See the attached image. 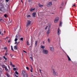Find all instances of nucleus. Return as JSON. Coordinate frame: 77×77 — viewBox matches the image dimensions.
I'll return each instance as SVG.
<instances>
[{"instance_id": "nucleus-1", "label": "nucleus", "mask_w": 77, "mask_h": 77, "mask_svg": "<svg viewBox=\"0 0 77 77\" xmlns=\"http://www.w3.org/2000/svg\"><path fill=\"white\" fill-rule=\"evenodd\" d=\"M43 54H48V51L45 49H43Z\"/></svg>"}, {"instance_id": "nucleus-2", "label": "nucleus", "mask_w": 77, "mask_h": 77, "mask_svg": "<svg viewBox=\"0 0 77 77\" xmlns=\"http://www.w3.org/2000/svg\"><path fill=\"white\" fill-rule=\"evenodd\" d=\"M31 23V21H30V20H28L26 24V26H29V25H30Z\"/></svg>"}, {"instance_id": "nucleus-3", "label": "nucleus", "mask_w": 77, "mask_h": 77, "mask_svg": "<svg viewBox=\"0 0 77 77\" xmlns=\"http://www.w3.org/2000/svg\"><path fill=\"white\" fill-rule=\"evenodd\" d=\"M47 6H51L52 5V2H49L47 4Z\"/></svg>"}, {"instance_id": "nucleus-4", "label": "nucleus", "mask_w": 77, "mask_h": 77, "mask_svg": "<svg viewBox=\"0 0 77 77\" xmlns=\"http://www.w3.org/2000/svg\"><path fill=\"white\" fill-rule=\"evenodd\" d=\"M58 20H59V17H57L55 19V20H54V23H57V22H58Z\"/></svg>"}, {"instance_id": "nucleus-5", "label": "nucleus", "mask_w": 77, "mask_h": 77, "mask_svg": "<svg viewBox=\"0 0 77 77\" xmlns=\"http://www.w3.org/2000/svg\"><path fill=\"white\" fill-rule=\"evenodd\" d=\"M60 33H61V31H60V30L59 29V28H58L57 31V34L58 35H60Z\"/></svg>"}, {"instance_id": "nucleus-6", "label": "nucleus", "mask_w": 77, "mask_h": 77, "mask_svg": "<svg viewBox=\"0 0 77 77\" xmlns=\"http://www.w3.org/2000/svg\"><path fill=\"white\" fill-rule=\"evenodd\" d=\"M51 71H52V73L53 74L55 73V72H55V69H52Z\"/></svg>"}, {"instance_id": "nucleus-7", "label": "nucleus", "mask_w": 77, "mask_h": 77, "mask_svg": "<svg viewBox=\"0 0 77 77\" xmlns=\"http://www.w3.org/2000/svg\"><path fill=\"white\" fill-rule=\"evenodd\" d=\"M50 50L51 51L53 52L54 51V48H53V47H50Z\"/></svg>"}, {"instance_id": "nucleus-8", "label": "nucleus", "mask_w": 77, "mask_h": 77, "mask_svg": "<svg viewBox=\"0 0 77 77\" xmlns=\"http://www.w3.org/2000/svg\"><path fill=\"white\" fill-rule=\"evenodd\" d=\"M22 74L23 75L24 74H25L26 73V72H25V71H24L23 70H22Z\"/></svg>"}, {"instance_id": "nucleus-9", "label": "nucleus", "mask_w": 77, "mask_h": 77, "mask_svg": "<svg viewBox=\"0 0 77 77\" xmlns=\"http://www.w3.org/2000/svg\"><path fill=\"white\" fill-rule=\"evenodd\" d=\"M23 76L24 77H28V74L27 73H26L25 74L23 75Z\"/></svg>"}, {"instance_id": "nucleus-10", "label": "nucleus", "mask_w": 77, "mask_h": 77, "mask_svg": "<svg viewBox=\"0 0 77 77\" xmlns=\"http://www.w3.org/2000/svg\"><path fill=\"white\" fill-rule=\"evenodd\" d=\"M53 75H54V76H57L58 75V73H57V72H56L55 73H54V74H53Z\"/></svg>"}, {"instance_id": "nucleus-11", "label": "nucleus", "mask_w": 77, "mask_h": 77, "mask_svg": "<svg viewBox=\"0 0 77 77\" xmlns=\"http://www.w3.org/2000/svg\"><path fill=\"white\" fill-rule=\"evenodd\" d=\"M51 27V23H49L48 25V29H50V27Z\"/></svg>"}, {"instance_id": "nucleus-12", "label": "nucleus", "mask_w": 77, "mask_h": 77, "mask_svg": "<svg viewBox=\"0 0 77 77\" xmlns=\"http://www.w3.org/2000/svg\"><path fill=\"white\" fill-rule=\"evenodd\" d=\"M50 29H48L47 32V34L48 35L50 33Z\"/></svg>"}, {"instance_id": "nucleus-13", "label": "nucleus", "mask_w": 77, "mask_h": 77, "mask_svg": "<svg viewBox=\"0 0 77 77\" xmlns=\"http://www.w3.org/2000/svg\"><path fill=\"white\" fill-rule=\"evenodd\" d=\"M0 21H1V22H2V23H5V21H4V20L2 18L0 19Z\"/></svg>"}, {"instance_id": "nucleus-14", "label": "nucleus", "mask_w": 77, "mask_h": 77, "mask_svg": "<svg viewBox=\"0 0 77 77\" xmlns=\"http://www.w3.org/2000/svg\"><path fill=\"white\" fill-rule=\"evenodd\" d=\"M17 45H16L14 47V49L16 50H17Z\"/></svg>"}, {"instance_id": "nucleus-15", "label": "nucleus", "mask_w": 77, "mask_h": 77, "mask_svg": "<svg viewBox=\"0 0 77 77\" xmlns=\"http://www.w3.org/2000/svg\"><path fill=\"white\" fill-rule=\"evenodd\" d=\"M67 58H68V60H69V61H71V58H70L69 57V56H68V55H67Z\"/></svg>"}, {"instance_id": "nucleus-16", "label": "nucleus", "mask_w": 77, "mask_h": 77, "mask_svg": "<svg viewBox=\"0 0 77 77\" xmlns=\"http://www.w3.org/2000/svg\"><path fill=\"white\" fill-rule=\"evenodd\" d=\"M32 15H33V16L34 17H35V16H36V13H33V14H32Z\"/></svg>"}, {"instance_id": "nucleus-17", "label": "nucleus", "mask_w": 77, "mask_h": 77, "mask_svg": "<svg viewBox=\"0 0 77 77\" xmlns=\"http://www.w3.org/2000/svg\"><path fill=\"white\" fill-rule=\"evenodd\" d=\"M30 60L31 61H32V62H33V57H30Z\"/></svg>"}, {"instance_id": "nucleus-18", "label": "nucleus", "mask_w": 77, "mask_h": 77, "mask_svg": "<svg viewBox=\"0 0 77 77\" xmlns=\"http://www.w3.org/2000/svg\"><path fill=\"white\" fill-rule=\"evenodd\" d=\"M34 10H35V8H31L30 10V12H32L33 11H34Z\"/></svg>"}, {"instance_id": "nucleus-19", "label": "nucleus", "mask_w": 77, "mask_h": 77, "mask_svg": "<svg viewBox=\"0 0 77 77\" xmlns=\"http://www.w3.org/2000/svg\"><path fill=\"white\" fill-rule=\"evenodd\" d=\"M41 48H42V49H44V48H45V46L42 45L41 46Z\"/></svg>"}, {"instance_id": "nucleus-20", "label": "nucleus", "mask_w": 77, "mask_h": 77, "mask_svg": "<svg viewBox=\"0 0 77 77\" xmlns=\"http://www.w3.org/2000/svg\"><path fill=\"white\" fill-rule=\"evenodd\" d=\"M8 23L9 25H11L12 24V21H11L10 22H9Z\"/></svg>"}, {"instance_id": "nucleus-21", "label": "nucleus", "mask_w": 77, "mask_h": 77, "mask_svg": "<svg viewBox=\"0 0 77 77\" xmlns=\"http://www.w3.org/2000/svg\"><path fill=\"white\" fill-rule=\"evenodd\" d=\"M39 7L41 8H42V7H43V5H41V4H39Z\"/></svg>"}, {"instance_id": "nucleus-22", "label": "nucleus", "mask_w": 77, "mask_h": 77, "mask_svg": "<svg viewBox=\"0 0 77 77\" xmlns=\"http://www.w3.org/2000/svg\"><path fill=\"white\" fill-rule=\"evenodd\" d=\"M32 70H33V68H32V67L31 66V69H30V71L31 72H33V71H32Z\"/></svg>"}, {"instance_id": "nucleus-23", "label": "nucleus", "mask_w": 77, "mask_h": 77, "mask_svg": "<svg viewBox=\"0 0 77 77\" xmlns=\"http://www.w3.org/2000/svg\"><path fill=\"white\" fill-rule=\"evenodd\" d=\"M3 9V6L2 5H0V10H1V9Z\"/></svg>"}, {"instance_id": "nucleus-24", "label": "nucleus", "mask_w": 77, "mask_h": 77, "mask_svg": "<svg viewBox=\"0 0 77 77\" xmlns=\"http://www.w3.org/2000/svg\"><path fill=\"white\" fill-rule=\"evenodd\" d=\"M19 36V34H17L15 36L16 38H17Z\"/></svg>"}, {"instance_id": "nucleus-25", "label": "nucleus", "mask_w": 77, "mask_h": 77, "mask_svg": "<svg viewBox=\"0 0 77 77\" xmlns=\"http://www.w3.org/2000/svg\"><path fill=\"white\" fill-rule=\"evenodd\" d=\"M17 41H18V38H15V39H14V41H15V42H16Z\"/></svg>"}, {"instance_id": "nucleus-26", "label": "nucleus", "mask_w": 77, "mask_h": 77, "mask_svg": "<svg viewBox=\"0 0 77 77\" xmlns=\"http://www.w3.org/2000/svg\"><path fill=\"white\" fill-rule=\"evenodd\" d=\"M19 44V42H15V43H14V44H16L17 45V44Z\"/></svg>"}, {"instance_id": "nucleus-27", "label": "nucleus", "mask_w": 77, "mask_h": 77, "mask_svg": "<svg viewBox=\"0 0 77 77\" xmlns=\"http://www.w3.org/2000/svg\"><path fill=\"white\" fill-rule=\"evenodd\" d=\"M4 17L5 18H6L7 17V14H5L4 15Z\"/></svg>"}, {"instance_id": "nucleus-28", "label": "nucleus", "mask_w": 77, "mask_h": 77, "mask_svg": "<svg viewBox=\"0 0 77 77\" xmlns=\"http://www.w3.org/2000/svg\"><path fill=\"white\" fill-rule=\"evenodd\" d=\"M48 41L49 43H50V38L48 39Z\"/></svg>"}, {"instance_id": "nucleus-29", "label": "nucleus", "mask_w": 77, "mask_h": 77, "mask_svg": "<svg viewBox=\"0 0 77 77\" xmlns=\"http://www.w3.org/2000/svg\"><path fill=\"white\" fill-rule=\"evenodd\" d=\"M2 67L4 68H5L6 66L5 65H2Z\"/></svg>"}, {"instance_id": "nucleus-30", "label": "nucleus", "mask_w": 77, "mask_h": 77, "mask_svg": "<svg viewBox=\"0 0 77 77\" xmlns=\"http://www.w3.org/2000/svg\"><path fill=\"white\" fill-rule=\"evenodd\" d=\"M5 71H8V69H7V67H6L5 68Z\"/></svg>"}, {"instance_id": "nucleus-31", "label": "nucleus", "mask_w": 77, "mask_h": 77, "mask_svg": "<svg viewBox=\"0 0 77 77\" xmlns=\"http://www.w3.org/2000/svg\"><path fill=\"white\" fill-rule=\"evenodd\" d=\"M3 58L5 59V60H7V58H6V57H5V56H4L3 57Z\"/></svg>"}, {"instance_id": "nucleus-32", "label": "nucleus", "mask_w": 77, "mask_h": 77, "mask_svg": "<svg viewBox=\"0 0 77 77\" xmlns=\"http://www.w3.org/2000/svg\"><path fill=\"white\" fill-rule=\"evenodd\" d=\"M15 73L16 74H17V75H18V72L17 71H16L15 72Z\"/></svg>"}, {"instance_id": "nucleus-33", "label": "nucleus", "mask_w": 77, "mask_h": 77, "mask_svg": "<svg viewBox=\"0 0 77 77\" xmlns=\"http://www.w3.org/2000/svg\"><path fill=\"white\" fill-rule=\"evenodd\" d=\"M62 23L61 22H60V26H62Z\"/></svg>"}, {"instance_id": "nucleus-34", "label": "nucleus", "mask_w": 77, "mask_h": 77, "mask_svg": "<svg viewBox=\"0 0 77 77\" xmlns=\"http://www.w3.org/2000/svg\"><path fill=\"white\" fill-rule=\"evenodd\" d=\"M11 50H12V51H14V49H13V47H12V46H11Z\"/></svg>"}, {"instance_id": "nucleus-35", "label": "nucleus", "mask_w": 77, "mask_h": 77, "mask_svg": "<svg viewBox=\"0 0 77 77\" xmlns=\"http://www.w3.org/2000/svg\"><path fill=\"white\" fill-rule=\"evenodd\" d=\"M13 70H14V71H16V70L17 69L15 68H13Z\"/></svg>"}, {"instance_id": "nucleus-36", "label": "nucleus", "mask_w": 77, "mask_h": 77, "mask_svg": "<svg viewBox=\"0 0 77 77\" xmlns=\"http://www.w3.org/2000/svg\"><path fill=\"white\" fill-rule=\"evenodd\" d=\"M20 40H21V41H23V38L22 37V38H20Z\"/></svg>"}, {"instance_id": "nucleus-37", "label": "nucleus", "mask_w": 77, "mask_h": 77, "mask_svg": "<svg viewBox=\"0 0 77 77\" xmlns=\"http://www.w3.org/2000/svg\"><path fill=\"white\" fill-rule=\"evenodd\" d=\"M26 69H27V70H29V68L28 67H26Z\"/></svg>"}, {"instance_id": "nucleus-38", "label": "nucleus", "mask_w": 77, "mask_h": 77, "mask_svg": "<svg viewBox=\"0 0 77 77\" xmlns=\"http://www.w3.org/2000/svg\"><path fill=\"white\" fill-rule=\"evenodd\" d=\"M6 75H7V77H10V75H9V74H7Z\"/></svg>"}, {"instance_id": "nucleus-39", "label": "nucleus", "mask_w": 77, "mask_h": 77, "mask_svg": "<svg viewBox=\"0 0 77 77\" xmlns=\"http://www.w3.org/2000/svg\"><path fill=\"white\" fill-rule=\"evenodd\" d=\"M76 6V5H75V4H74L73 5L72 7H75Z\"/></svg>"}, {"instance_id": "nucleus-40", "label": "nucleus", "mask_w": 77, "mask_h": 77, "mask_svg": "<svg viewBox=\"0 0 77 77\" xmlns=\"http://www.w3.org/2000/svg\"><path fill=\"white\" fill-rule=\"evenodd\" d=\"M11 42V40H8V43H9L10 42Z\"/></svg>"}, {"instance_id": "nucleus-41", "label": "nucleus", "mask_w": 77, "mask_h": 77, "mask_svg": "<svg viewBox=\"0 0 77 77\" xmlns=\"http://www.w3.org/2000/svg\"><path fill=\"white\" fill-rule=\"evenodd\" d=\"M3 70H2V69H1V68H0V72H2V71Z\"/></svg>"}, {"instance_id": "nucleus-42", "label": "nucleus", "mask_w": 77, "mask_h": 77, "mask_svg": "<svg viewBox=\"0 0 77 77\" xmlns=\"http://www.w3.org/2000/svg\"><path fill=\"white\" fill-rule=\"evenodd\" d=\"M10 65H13L12 63V62H10Z\"/></svg>"}, {"instance_id": "nucleus-43", "label": "nucleus", "mask_w": 77, "mask_h": 77, "mask_svg": "<svg viewBox=\"0 0 77 77\" xmlns=\"http://www.w3.org/2000/svg\"><path fill=\"white\" fill-rule=\"evenodd\" d=\"M12 67H15V65H14L12 64Z\"/></svg>"}, {"instance_id": "nucleus-44", "label": "nucleus", "mask_w": 77, "mask_h": 77, "mask_svg": "<svg viewBox=\"0 0 77 77\" xmlns=\"http://www.w3.org/2000/svg\"><path fill=\"white\" fill-rule=\"evenodd\" d=\"M35 45H36V44H37V41L35 42Z\"/></svg>"}, {"instance_id": "nucleus-45", "label": "nucleus", "mask_w": 77, "mask_h": 77, "mask_svg": "<svg viewBox=\"0 0 77 77\" xmlns=\"http://www.w3.org/2000/svg\"><path fill=\"white\" fill-rule=\"evenodd\" d=\"M4 49H5V50H7V47H5V48H4Z\"/></svg>"}, {"instance_id": "nucleus-46", "label": "nucleus", "mask_w": 77, "mask_h": 77, "mask_svg": "<svg viewBox=\"0 0 77 77\" xmlns=\"http://www.w3.org/2000/svg\"><path fill=\"white\" fill-rule=\"evenodd\" d=\"M23 51V52H24V53H27V52L25 51Z\"/></svg>"}, {"instance_id": "nucleus-47", "label": "nucleus", "mask_w": 77, "mask_h": 77, "mask_svg": "<svg viewBox=\"0 0 77 77\" xmlns=\"http://www.w3.org/2000/svg\"><path fill=\"white\" fill-rule=\"evenodd\" d=\"M27 45H29V42H28V41H27Z\"/></svg>"}, {"instance_id": "nucleus-48", "label": "nucleus", "mask_w": 77, "mask_h": 77, "mask_svg": "<svg viewBox=\"0 0 77 77\" xmlns=\"http://www.w3.org/2000/svg\"><path fill=\"white\" fill-rule=\"evenodd\" d=\"M47 27H48V26H47L46 27V28H45V29H47Z\"/></svg>"}, {"instance_id": "nucleus-49", "label": "nucleus", "mask_w": 77, "mask_h": 77, "mask_svg": "<svg viewBox=\"0 0 77 77\" xmlns=\"http://www.w3.org/2000/svg\"><path fill=\"white\" fill-rule=\"evenodd\" d=\"M6 2H9V0H6Z\"/></svg>"}, {"instance_id": "nucleus-50", "label": "nucleus", "mask_w": 77, "mask_h": 77, "mask_svg": "<svg viewBox=\"0 0 77 77\" xmlns=\"http://www.w3.org/2000/svg\"><path fill=\"white\" fill-rule=\"evenodd\" d=\"M27 17H30V15H28Z\"/></svg>"}, {"instance_id": "nucleus-51", "label": "nucleus", "mask_w": 77, "mask_h": 77, "mask_svg": "<svg viewBox=\"0 0 77 77\" xmlns=\"http://www.w3.org/2000/svg\"><path fill=\"white\" fill-rule=\"evenodd\" d=\"M63 3H62L61 4V5H62V6H63Z\"/></svg>"}, {"instance_id": "nucleus-52", "label": "nucleus", "mask_w": 77, "mask_h": 77, "mask_svg": "<svg viewBox=\"0 0 77 77\" xmlns=\"http://www.w3.org/2000/svg\"><path fill=\"white\" fill-rule=\"evenodd\" d=\"M43 44H45V42H43Z\"/></svg>"}, {"instance_id": "nucleus-53", "label": "nucleus", "mask_w": 77, "mask_h": 77, "mask_svg": "<svg viewBox=\"0 0 77 77\" xmlns=\"http://www.w3.org/2000/svg\"><path fill=\"white\" fill-rule=\"evenodd\" d=\"M39 71H40L41 73V70L39 69Z\"/></svg>"}, {"instance_id": "nucleus-54", "label": "nucleus", "mask_w": 77, "mask_h": 77, "mask_svg": "<svg viewBox=\"0 0 77 77\" xmlns=\"http://www.w3.org/2000/svg\"><path fill=\"white\" fill-rule=\"evenodd\" d=\"M31 1L32 0H29V2H31Z\"/></svg>"}, {"instance_id": "nucleus-55", "label": "nucleus", "mask_w": 77, "mask_h": 77, "mask_svg": "<svg viewBox=\"0 0 77 77\" xmlns=\"http://www.w3.org/2000/svg\"><path fill=\"white\" fill-rule=\"evenodd\" d=\"M7 54H8L7 53L5 54V56H6V55H7Z\"/></svg>"}, {"instance_id": "nucleus-56", "label": "nucleus", "mask_w": 77, "mask_h": 77, "mask_svg": "<svg viewBox=\"0 0 77 77\" xmlns=\"http://www.w3.org/2000/svg\"><path fill=\"white\" fill-rule=\"evenodd\" d=\"M6 53H8V50H6Z\"/></svg>"}, {"instance_id": "nucleus-57", "label": "nucleus", "mask_w": 77, "mask_h": 77, "mask_svg": "<svg viewBox=\"0 0 77 77\" xmlns=\"http://www.w3.org/2000/svg\"><path fill=\"white\" fill-rule=\"evenodd\" d=\"M21 2H22V3H23V1H22V0H21Z\"/></svg>"}, {"instance_id": "nucleus-58", "label": "nucleus", "mask_w": 77, "mask_h": 77, "mask_svg": "<svg viewBox=\"0 0 77 77\" xmlns=\"http://www.w3.org/2000/svg\"><path fill=\"white\" fill-rule=\"evenodd\" d=\"M1 35H3V33H2L1 34Z\"/></svg>"}, {"instance_id": "nucleus-59", "label": "nucleus", "mask_w": 77, "mask_h": 77, "mask_svg": "<svg viewBox=\"0 0 77 77\" xmlns=\"http://www.w3.org/2000/svg\"><path fill=\"white\" fill-rule=\"evenodd\" d=\"M4 33H6V31H4Z\"/></svg>"}, {"instance_id": "nucleus-60", "label": "nucleus", "mask_w": 77, "mask_h": 77, "mask_svg": "<svg viewBox=\"0 0 77 77\" xmlns=\"http://www.w3.org/2000/svg\"><path fill=\"white\" fill-rule=\"evenodd\" d=\"M54 0V1H55V2H56V0Z\"/></svg>"}, {"instance_id": "nucleus-61", "label": "nucleus", "mask_w": 77, "mask_h": 77, "mask_svg": "<svg viewBox=\"0 0 77 77\" xmlns=\"http://www.w3.org/2000/svg\"><path fill=\"white\" fill-rule=\"evenodd\" d=\"M7 38H8V37H7L5 38V39H7Z\"/></svg>"}, {"instance_id": "nucleus-62", "label": "nucleus", "mask_w": 77, "mask_h": 77, "mask_svg": "<svg viewBox=\"0 0 77 77\" xmlns=\"http://www.w3.org/2000/svg\"><path fill=\"white\" fill-rule=\"evenodd\" d=\"M60 8H62V7H60Z\"/></svg>"}, {"instance_id": "nucleus-63", "label": "nucleus", "mask_w": 77, "mask_h": 77, "mask_svg": "<svg viewBox=\"0 0 77 77\" xmlns=\"http://www.w3.org/2000/svg\"><path fill=\"white\" fill-rule=\"evenodd\" d=\"M52 14H53V13H52Z\"/></svg>"}, {"instance_id": "nucleus-64", "label": "nucleus", "mask_w": 77, "mask_h": 77, "mask_svg": "<svg viewBox=\"0 0 77 77\" xmlns=\"http://www.w3.org/2000/svg\"><path fill=\"white\" fill-rule=\"evenodd\" d=\"M8 66V68H9V66Z\"/></svg>"}]
</instances>
